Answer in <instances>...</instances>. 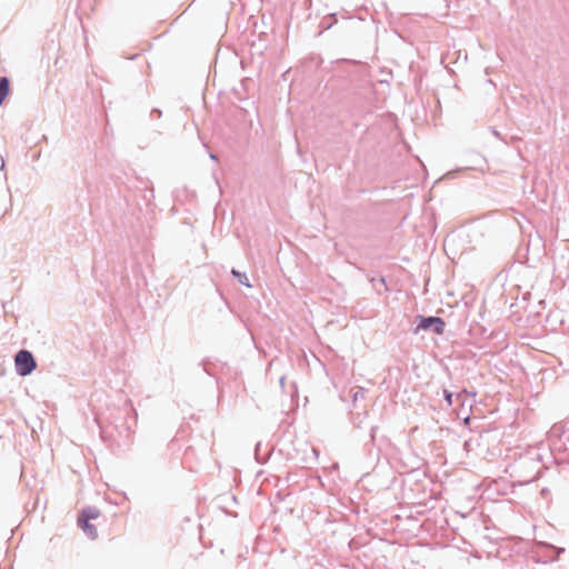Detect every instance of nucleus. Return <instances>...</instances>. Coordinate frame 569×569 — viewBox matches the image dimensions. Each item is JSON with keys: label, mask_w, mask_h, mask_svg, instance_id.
<instances>
[{"label": "nucleus", "mask_w": 569, "mask_h": 569, "mask_svg": "<svg viewBox=\"0 0 569 569\" xmlns=\"http://www.w3.org/2000/svg\"><path fill=\"white\" fill-rule=\"evenodd\" d=\"M16 369L20 376H27L36 369V360L31 352L20 350L14 358Z\"/></svg>", "instance_id": "obj_1"}, {"label": "nucleus", "mask_w": 569, "mask_h": 569, "mask_svg": "<svg viewBox=\"0 0 569 569\" xmlns=\"http://www.w3.org/2000/svg\"><path fill=\"white\" fill-rule=\"evenodd\" d=\"M99 512L97 510L88 509L83 510L78 518L79 526L83 531L92 539L97 537V529L94 526L89 523V520L98 518Z\"/></svg>", "instance_id": "obj_2"}, {"label": "nucleus", "mask_w": 569, "mask_h": 569, "mask_svg": "<svg viewBox=\"0 0 569 569\" xmlns=\"http://www.w3.org/2000/svg\"><path fill=\"white\" fill-rule=\"evenodd\" d=\"M430 327H433V331L437 335H442L445 330V321L438 317L422 318L419 328L426 330L429 329Z\"/></svg>", "instance_id": "obj_3"}, {"label": "nucleus", "mask_w": 569, "mask_h": 569, "mask_svg": "<svg viewBox=\"0 0 569 569\" xmlns=\"http://www.w3.org/2000/svg\"><path fill=\"white\" fill-rule=\"evenodd\" d=\"M9 80L4 77L0 78V106L9 94Z\"/></svg>", "instance_id": "obj_4"}, {"label": "nucleus", "mask_w": 569, "mask_h": 569, "mask_svg": "<svg viewBox=\"0 0 569 569\" xmlns=\"http://www.w3.org/2000/svg\"><path fill=\"white\" fill-rule=\"evenodd\" d=\"M232 273L238 277L239 281L243 284H246L247 287H250L249 282H248V279L247 277L242 276L240 272H238L237 270H232Z\"/></svg>", "instance_id": "obj_5"}, {"label": "nucleus", "mask_w": 569, "mask_h": 569, "mask_svg": "<svg viewBox=\"0 0 569 569\" xmlns=\"http://www.w3.org/2000/svg\"><path fill=\"white\" fill-rule=\"evenodd\" d=\"M445 398H446L448 405L451 406L452 405V393L449 392L448 390H445Z\"/></svg>", "instance_id": "obj_6"}]
</instances>
